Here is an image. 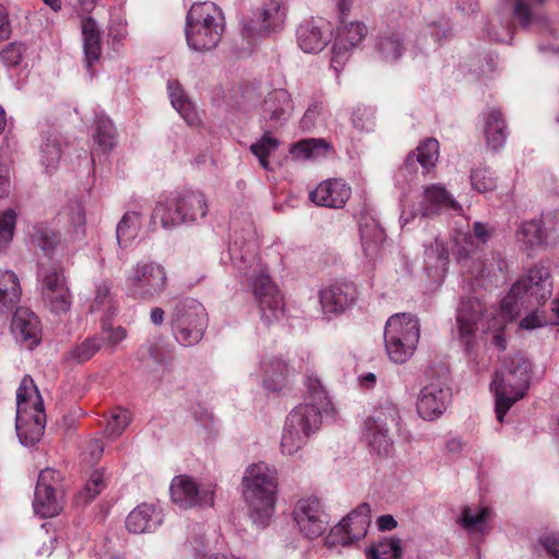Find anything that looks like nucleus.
<instances>
[{"label":"nucleus","mask_w":559,"mask_h":559,"mask_svg":"<svg viewBox=\"0 0 559 559\" xmlns=\"http://www.w3.org/2000/svg\"><path fill=\"white\" fill-rule=\"evenodd\" d=\"M287 9L282 0H269L261 8L255 20L243 26L242 35L248 38L265 36L283 28Z\"/></svg>","instance_id":"dca6fc26"},{"label":"nucleus","mask_w":559,"mask_h":559,"mask_svg":"<svg viewBox=\"0 0 559 559\" xmlns=\"http://www.w3.org/2000/svg\"><path fill=\"white\" fill-rule=\"evenodd\" d=\"M162 524L160 514L153 504L142 503L134 508L126 519L130 533L143 534L156 530Z\"/></svg>","instance_id":"7c9ffc66"},{"label":"nucleus","mask_w":559,"mask_h":559,"mask_svg":"<svg viewBox=\"0 0 559 559\" xmlns=\"http://www.w3.org/2000/svg\"><path fill=\"white\" fill-rule=\"evenodd\" d=\"M58 219L72 240H82L85 237L86 216L84 205L80 199H69L58 213Z\"/></svg>","instance_id":"c85d7f7f"},{"label":"nucleus","mask_w":559,"mask_h":559,"mask_svg":"<svg viewBox=\"0 0 559 559\" xmlns=\"http://www.w3.org/2000/svg\"><path fill=\"white\" fill-rule=\"evenodd\" d=\"M400 412L394 402L381 399L364 423V439L378 454H388L393 447V430L400 424Z\"/></svg>","instance_id":"6e6552de"},{"label":"nucleus","mask_w":559,"mask_h":559,"mask_svg":"<svg viewBox=\"0 0 559 559\" xmlns=\"http://www.w3.org/2000/svg\"><path fill=\"white\" fill-rule=\"evenodd\" d=\"M111 299V282L100 281L95 285V298L92 309L99 310L106 306H110Z\"/></svg>","instance_id":"69168bd1"},{"label":"nucleus","mask_w":559,"mask_h":559,"mask_svg":"<svg viewBox=\"0 0 559 559\" xmlns=\"http://www.w3.org/2000/svg\"><path fill=\"white\" fill-rule=\"evenodd\" d=\"M61 474L52 468L43 469L37 479L36 488L38 489H52V491L61 492Z\"/></svg>","instance_id":"0e129e2a"},{"label":"nucleus","mask_w":559,"mask_h":559,"mask_svg":"<svg viewBox=\"0 0 559 559\" xmlns=\"http://www.w3.org/2000/svg\"><path fill=\"white\" fill-rule=\"evenodd\" d=\"M38 282L41 298L48 296L51 292H55L60 287L67 286L63 272L57 264L46 265L45 263H40L38 271Z\"/></svg>","instance_id":"37998d69"},{"label":"nucleus","mask_w":559,"mask_h":559,"mask_svg":"<svg viewBox=\"0 0 559 559\" xmlns=\"http://www.w3.org/2000/svg\"><path fill=\"white\" fill-rule=\"evenodd\" d=\"M61 158V144L56 135H48L40 145V164L46 173L57 169Z\"/></svg>","instance_id":"09e8293b"},{"label":"nucleus","mask_w":559,"mask_h":559,"mask_svg":"<svg viewBox=\"0 0 559 559\" xmlns=\"http://www.w3.org/2000/svg\"><path fill=\"white\" fill-rule=\"evenodd\" d=\"M95 143L103 152L110 151L116 146L117 133L112 121L106 116H97L95 119Z\"/></svg>","instance_id":"de8ad7c7"},{"label":"nucleus","mask_w":559,"mask_h":559,"mask_svg":"<svg viewBox=\"0 0 559 559\" xmlns=\"http://www.w3.org/2000/svg\"><path fill=\"white\" fill-rule=\"evenodd\" d=\"M131 423V415L127 409H118L108 419L105 433L109 438L119 437Z\"/></svg>","instance_id":"052dcab7"},{"label":"nucleus","mask_w":559,"mask_h":559,"mask_svg":"<svg viewBox=\"0 0 559 559\" xmlns=\"http://www.w3.org/2000/svg\"><path fill=\"white\" fill-rule=\"evenodd\" d=\"M61 492L35 488L33 508L41 518H52L62 509Z\"/></svg>","instance_id":"a19ab883"},{"label":"nucleus","mask_w":559,"mask_h":559,"mask_svg":"<svg viewBox=\"0 0 559 559\" xmlns=\"http://www.w3.org/2000/svg\"><path fill=\"white\" fill-rule=\"evenodd\" d=\"M21 287L19 277L12 271L0 270V312L10 310L20 300Z\"/></svg>","instance_id":"e433bc0d"},{"label":"nucleus","mask_w":559,"mask_h":559,"mask_svg":"<svg viewBox=\"0 0 559 559\" xmlns=\"http://www.w3.org/2000/svg\"><path fill=\"white\" fill-rule=\"evenodd\" d=\"M225 29L222 10L211 1L192 4L186 17V39L195 51L213 49Z\"/></svg>","instance_id":"423d86ee"},{"label":"nucleus","mask_w":559,"mask_h":559,"mask_svg":"<svg viewBox=\"0 0 559 559\" xmlns=\"http://www.w3.org/2000/svg\"><path fill=\"white\" fill-rule=\"evenodd\" d=\"M294 110L290 94L285 88H275L269 92L260 106L261 120L270 127L284 124Z\"/></svg>","instance_id":"a211bd4d"},{"label":"nucleus","mask_w":559,"mask_h":559,"mask_svg":"<svg viewBox=\"0 0 559 559\" xmlns=\"http://www.w3.org/2000/svg\"><path fill=\"white\" fill-rule=\"evenodd\" d=\"M102 347L98 334L90 336L73 345L66 354L64 360L71 364H82L90 360Z\"/></svg>","instance_id":"a18cd8bd"},{"label":"nucleus","mask_w":559,"mask_h":559,"mask_svg":"<svg viewBox=\"0 0 559 559\" xmlns=\"http://www.w3.org/2000/svg\"><path fill=\"white\" fill-rule=\"evenodd\" d=\"M296 38L304 52L317 53L330 43L331 28L324 21H304L296 31Z\"/></svg>","instance_id":"4be33fe9"},{"label":"nucleus","mask_w":559,"mask_h":559,"mask_svg":"<svg viewBox=\"0 0 559 559\" xmlns=\"http://www.w3.org/2000/svg\"><path fill=\"white\" fill-rule=\"evenodd\" d=\"M305 384V402L290 411L282 435L281 449L287 455L297 453L320 429L322 414L332 411L328 392L314 372L307 373Z\"/></svg>","instance_id":"f03ea898"},{"label":"nucleus","mask_w":559,"mask_h":559,"mask_svg":"<svg viewBox=\"0 0 559 559\" xmlns=\"http://www.w3.org/2000/svg\"><path fill=\"white\" fill-rule=\"evenodd\" d=\"M167 284L165 267L154 261H140L127 277L128 294L135 299L151 300L158 296Z\"/></svg>","instance_id":"f8f14e48"},{"label":"nucleus","mask_w":559,"mask_h":559,"mask_svg":"<svg viewBox=\"0 0 559 559\" xmlns=\"http://www.w3.org/2000/svg\"><path fill=\"white\" fill-rule=\"evenodd\" d=\"M353 124L360 131H370L374 126V112L367 106H358L352 117Z\"/></svg>","instance_id":"e2e57ef3"},{"label":"nucleus","mask_w":559,"mask_h":559,"mask_svg":"<svg viewBox=\"0 0 559 559\" xmlns=\"http://www.w3.org/2000/svg\"><path fill=\"white\" fill-rule=\"evenodd\" d=\"M552 282L548 267L537 264L527 274L516 281L502 300L503 310L512 316L519 311L518 299L533 297L540 302L551 296Z\"/></svg>","instance_id":"9b49d317"},{"label":"nucleus","mask_w":559,"mask_h":559,"mask_svg":"<svg viewBox=\"0 0 559 559\" xmlns=\"http://www.w3.org/2000/svg\"><path fill=\"white\" fill-rule=\"evenodd\" d=\"M487 309L485 305L474 298L462 301L457 309L456 323L461 342L466 350L471 352L476 343L477 333H492V343L500 349H506V338L503 329L508 321L512 320L515 314H508L501 307V312H490L485 317Z\"/></svg>","instance_id":"7ed1b4c3"},{"label":"nucleus","mask_w":559,"mask_h":559,"mask_svg":"<svg viewBox=\"0 0 559 559\" xmlns=\"http://www.w3.org/2000/svg\"><path fill=\"white\" fill-rule=\"evenodd\" d=\"M370 513L368 503L359 504L331 528L325 538L326 546H348L364 538L371 522Z\"/></svg>","instance_id":"ddd939ff"},{"label":"nucleus","mask_w":559,"mask_h":559,"mask_svg":"<svg viewBox=\"0 0 559 559\" xmlns=\"http://www.w3.org/2000/svg\"><path fill=\"white\" fill-rule=\"evenodd\" d=\"M32 241L48 257L55 250L59 239L52 229L46 226H36L32 234Z\"/></svg>","instance_id":"4d7b16f0"},{"label":"nucleus","mask_w":559,"mask_h":559,"mask_svg":"<svg viewBox=\"0 0 559 559\" xmlns=\"http://www.w3.org/2000/svg\"><path fill=\"white\" fill-rule=\"evenodd\" d=\"M263 135L250 145L251 153L258 158L260 165L265 170L270 169L269 156L280 146V141L272 135L266 126H262Z\"/></svg>","instance_id":"49530a36"},{"label":"nucleus","mask_w":559,"mask_h":559,"mask_svg":"<svg viewBox=\"0 0 559 559\" xmlns=\"http://www.w3.org/2000/svg\"><path fill=\"white\" fill-rule=\"evenodd\" d=\"M141 227L140 215L136 212L126 213L117 225V240L120 246H128Z\"/></svg>","instance_id":"3c124183"},{"label":"nucleus","mask_w":559,"mask_h":559,"mask_svg":"<svg viewBox=\"0 0 559 559\" xmlns=\"http://www.w3.org/2000/svg\"><path fill=\"white\" fill-rule=\"evenodd\" d=\"M228 252L234 267L250 281L260 318L264 324L278 322L285 312L282 294L258 259V243L251 228L235 231Z\"/></svg>","instance_id":"f257e3e1"},{"label":"nucleus","mask_w":559,"mask_h":559,"mask_svg":"<svg viewBox=\"0 0 559 559\" xmlns=\"http://www.w3.org/2000/svg\"><path fill=\"white\" fill-rule=\"evenodd\" d=\"M46 414L44 409L16 412V433L21 443L32 447L39 442L44 436Z\"/></svg>","instance_id":"a878e982"},{"label":"nucleus","mask_w":559,"mask_h":559,"mask_svg":"<svg viewBox=\"0 0 559 559\" xmlns=\"http://www.w3.org/2000/svg\"><path fill=\"white\" fill-rule=\"evenodd\" d=\"M141 366L148 373L158 377L173 360L170 346L162 340H154L146 343L139 350Z\"/></svg>","instance_id":"cd10ccee"},{"label":"nucleus","mask_w":559,"mask_h":559,"mask_svg":"<svg viewBox=\"0 0 559 559\" xmlns=\"http://www.w3.org/2000/svg\"><path fill=\"white\" fill-rule=\"evenodd\" d=\"M319 297L324 312L337 314L354 305L357 290L350 283H335L322 288Z\"/></svg>","instance_id":"b1692460"},{"label":"nucleus","mask_w":559,"mask_h":559,"mask_svg":"<svg viewBox=\"0 0 559 559\" xmlns=\"http://www.w3.org/2000/svg\"><path fill=\"white\" fill-rule=\"evenodd\" d=\"M488 519L487 508L466 507L461 514V525L469 533H484Z\"/></svg>","instance_id":"8fccbe9b"},{"label":"nucleus","mask_w":559,"mask_h":559,"mask_svg":"<svg viewBox=\"0 0 559 559\" xmlns=\"http://www.w3.org/2000/svg\"><path fill=\"white\" fill-rule=\"evenodd\" d=\"M368 34V28L362 22L346 23L342 20V25L337 29V35L332 47L331 66L335 71H340L343 64L348 60L352 49L356 48Z\"/></svg>","instance_id":"f3484780"},{"label":"nucleus","mask_w":559,"mask_h":559,"mask_svg":"<svg viewBox=\"0 0 559 559\" xmlns=\"http://www.w3.org/2000/svg\"><path fill=\"white\" fill-rule=\"evenodd\" d=\"M451 402V390L440 382L424 386L417 399V412L426 420L438 418Z\"/></svg>","instance_id":"6ab92c4d"},{"label":"nucleus","mask_w":559,"mask_h":559,"mask_svg":"<svg viewBox=\"0 0 559 559\" xmlns=\"http://www.w3.org/2000/svg\"><path fill=\"white\" fill-rule=\"evenodd\" d=\"M44 409V403L33 379L25 376L16 392V412Z\"/></svg>","instance_id":"ea45409f"},{"label":"nucleus","mask_w":559,"mask_h":559,"mask_svg":"<svg viewBox=\"0 0 559 559\" xmlns=\"http://www.w3.org/2000/svg\"><path fill=\"white\" fill-rule=\"evenodd\" d=\"M513 14L523 28L530 27L533 22L539 19L533 15L531 5L526 0H515Z\"/></svg>","instance_id":"338daca9"},{"label":"nucleus","mask_w":559,"mask_h":559,"mask_svg":"<svg viewBox=\"0 0 559 559\" xmlns=\"http://www.w3.org/2000/svg\"><path fill=\"white\" fill-rule=\"evenodd\" d=\"M385 239L384 230L373 219L360 223V240L367 258H373Z\"/></svg>","instance_id":"58836bf2"},{"label":"nucleus","mask_w":559,"mask_h":559,"mask_svg":"<svg viewBox=\"0 0 559 559\" xmlns=\"http://www.w3.org/2000/svg\"><path fill=\"white\" fill-rule=\"evenodd\" d=\"M376 51L379 58L385 62L397 61L405 51L402 35L396 32L380 35L376 41Z\"/></svg>","instance_id":"f704fd0d"},{"label":"nucleus","mask_w":559,"mask_h":559,"mask_svg":"<svg viewBox=\"0 0 559 559\" xmlns=\"http://www.w3.org/2000/svg\"><path fill=\"white\" fill-rule=\"evenodd\" d=\"M383 336L390 360L395 364L406 362L419 342V320L411 313H395L388 319Z\"/></svg>","instance_id":"0eeeda50"},{"label":"nucleus","mask_w":559,"mask_h":559,"mask_svg":"<svg viewBox=\"0 0 559 559\" xmlns=\"http://www.w3.org/2000/svg\"><path fill=\"white\" fill-rule=\"evenodd\" d=\"M352 194L350 187L342 179H328L310 192V200L319 206L343 209Z\"/></svg>","instance_id":"5701e85b"},{"label":"nucleus","mask_w":559,"mask_h":559,"mask_svg":"<svg viewBox=\"0 0 559 559\" xmlns=\"http://www.w3.org/2000/svg\"><path fill=\"white\" fill-rule=\"evenodd\" d=\"M439 158V142L436 139H426L420 142L417 148L409 153L403 166L399 170V176H403L406 180H412V177L417 171V165L423 168V173H429Z\"/></svg>","instance_id":"412c9836"},{"label":"nucleus","mask_w":559,"mask_h":559,"mask_svg":"<svg viewBox=\"0 0 559 559\" xmlns=\"http://www.w3.org/2000/svg\"><path fill=\"white\" fill-rule=\"evenodd\" d=\"M402 555V542L395 536L383 537L366 549L368 559H400Z\"/></svg>","instance_id":"c03bdc74"},{"label":"nucleus","mask_w":559,"mask_h":559,"mask_svg":"<svg viewBox=\"0 0 559 559\" xmlns=\"http://www.w3.org/2000/svg\"><path fill=\"white\" fill-rule=\"evenodd\" d=\"M515 240L519 248L528 255L554 243L539 219L523 222L515 233Z\"/></svg>","instance_id":"393cba45"},{"label":"nucleus","mask_w":559,"mask_h":559,"mask_svg":"<svg viewBox=\"0 0 559 559\" xmlns=\"http://www.w3.org/2000/svg\"><path fill=\"white\" fill-rule=\"evenodd\" d=\"M43 301L51 312L61 314L70 310L72 297L68 286H64L43 297Z\"/></svg>","instance_id":"864d4df0"},{"label":"nucleus","mask_w":559,"mask_h":559,"mask_svg":"<svg viewBox=\"0 0 559 559\" xmlns=\"http://www.w3.org/2000/svg\"><path fill=\"white\" fill-rule=\"evenodd\" d=\"M532 365L521 353L508 356L496 372L491 389L496 397V416L502 423L508 411L523 399L530 388Z\"/></svg>","instance_id":"20e7f679"},{"label":"nucleus","mask_w":559,"mask_h":559,"mask_svg":"<svg viewBox=\"0 0 559 559\" xmlns=\"http://www.w3.org/2000/svg\"><path fill=\"white\" fill-rule=\"evenodd\" d=\"M490 238V231L488 227L479 222H476L473 226V234H464L456 238L459 246V260H467L472 253L476 250L479 243H486Z\"/></svg>","instance_id":"c9c22d12"},{"label":"nucleus","mask_w":559,"mask_h":559,"mask_svg":"<svg viewBox=\"0 0 559 559\" xmlns=\"http://www.w3.org/2000/svg\"><path fill=\"white\" fill-rule=\"evenodd\" d=\"M471 182L473 188L480 193L492 191L497 187L496 176L486 166H478L471 171Z\"/></svg>","instance_id":"6e6d98bb"},{"label":"nucleus","mask_w":559,"mask_h":559,"mask_svg":"<svg viewBox=\"0 0 559 559\" xmlns=\"http://www.w3.org/2000/svg\"><path fill=\"white\" fill-rule=\"evenodd\" d=\"M424 264L428 276L433 281L444 277L449 264V250L441 238L435 237L433 242L425 245Z\"/></svg>","instance_id":"c756f323"},{"label":"nucleus","mask_w":559,"mask_h":559,"mask_svg":"<svg viewBox=\"0 0 559 559\" xmlns=\"http://www.w3.org/2000/svg\"><path fill=\"white\" fill-rule=\"evenodd\" d=\"M546 554L552 559H559V534L554 533L542 540Z\"/></svg>","instance_id":"774afa93"},{"label":"nucleus","mask_w":559,"mask_h":559,"mask_svg":"<svg viewBox=\"0 0 559 559\" xmlns=\"http://www.w3.org/2000/svg\"><path fill=\"white\" fill-rule=\"evenodd\" d=\"M294 520L299 531L310 539L322 535L329 525V515L316 497L298 500L294 509Z\"/></svg>","instance_id":"4468645a"},{"label":"nucleus","mask_w":559,"mask_h":559,"mask_svg":"<svg viewBox=\"0 0 559 559\" xmlns=\"http://www.w3.org/2000/svg\"><path fill=\"white\" fill-rule=\"evenodd\" d=\"M547 324H559V298L552 302L551 317L547 318L543 313L534 311L520 322V326L525 330H533Z\"/></svg>","instance_id":"5fc2aeb1"},{"label":"nucleus","mask_w":559,"mask_h":559,"mask_svg":"<svg viewBox=\"0 0 559 559\" xmlns=\"http://www.w3.org/2000/svg\"><path fill=\"white\" fill-rule=\"evenodd\" d=\"M106 487V479L103 471H93L86 480L83 489L76 495L78 504H86L92 501Z\"/></svg>","instance_id":"603ef678"},{"label":"nucleus","mask_w":559,"mask_h":559,"mask_svg":"<svg viewBox=\"0 0 559 559\" xmlns=\"http://www.w3.org/2000/svg\"><path fill=\"white\" fill-rule=\"evenodd\" d=\"M169 489L173 502L182 509L212 506L214 501L212 486L200 487L188 475L176 476Z\"/></svg>","instance_id":"2eb2a0df"},{"label":"nucleus","mask_w":559,"mask_h":559,"mask_svg":"<svg viewBox=\"0 0 559 559\" xmlns=\"http://www.w3.org/2000/svg\"><path fill=\"white\" fill-rule=\"evenodd\" d=\"M241 485L251 518L263 524L271 518L276 502V471L263 462L251 464L243 473Z\"/></svg>","instance_id":"39448f33"},{"label":"nucleus","mask_w":559,"mask_h":559,"mask_svg":"<svg viewBox=\"0 0 559 559\" xmlns=\"http://www.w3.org/2000/svg\"><path fill=\"white\" fill-rule=\"evenodd\" d=\"M102 345L105 344L110 348L117 347L126 337L127 331L122 326H112L103 323L100 334Z\"/></svg>","instance_id":"680f3d73"},{"label":"nucleus","mask_w":559,"mask_h":559,"mask_svg":"<svg viewBox=\"0 0 559 559\" xmlns=\"http://www.w3.org/2000/svg\"><path fill=\"white\" fill-rule=\"evenodd\" d=\"M443 211L462 212L460 203L440 183L428 185L424 188L423 199L418 206V213L424 216L438 215Z\"/></svg>","instance_id":"aec40b11"},{"label":"nucleus","mask_w":559,"mask_h":559,"mask_svg":"<svg viewBox=\"0 0 559 559\" xmlns=\"http://www.w3.org/2000/svg\"><path fill=\"white\" fill-rule=\"evenodd\" d=\"M207 322L205 308L192 298L179 300L170 314L174 337L182 346L198 344L203 338Z\"/></svg>","instance_id":"9d476101"},{"label":"nucleus","mask_w":559,"mask_h":559,"mask_svg":"<svg viewBox=\"0 0 559 559\" xmlns=\"http://www.w3.org/2000/svg\"><path fill=\"white\" fill-rule=\"evenodd\" d=\"M11 331L17 342L25 343L28 348H33L40 340V323L37 316L27 308L16 309L12 322Z\"/></svg>","instance_id":"bb28decb"},{"label":"nucleus","mask_w":559,"mask_h":559,"mask_svg":"<svg viewBox=\"0 0 559 559\" xmlns=\"http://www.w3.org/2000/svg\"><path fill=\"white\" fill-rule=\"evenodd\" d=\"M207 209L202 192L186 190L167 198L165 203H158L153 212V218H159L164 227H171L204 218Z\"/></svg>","instance_id":"1a4fd4ad"},{"label":"nucleus","mask_w":559,"mask_h":559,"mask_svg":"<svg viewBox=\"0 0 559 559\" xmlns=\"http://www.w3.org/2000/svg\"><path fill=\"white\" fill-rule=\"evenodd\" d=\"M263 384L269 391H280L285 385L288 376V366L281 358H271L262 362Z\"/></svg>","instance_id":"4c0bfd02"},{"label":"nucleus","mask_w":559,"mask_h":559,"mask_svg":"<svg viewBox=\"0 0 559 559\" xmlns=\"http://www.w3.org/2000/svg\"><path fill=\"white\" fill-rule=\"evenodd\" d=\"M332 147L324 139H306L297 142L290 148V154L295 159H317L325 157Z\"/></svg>","instance_id":"79ce46f5"},{"label":"nucleus","mask_w":559,"mask_h":559,"mask_svg":"<svg viewBox=\"0 0 559 559\" xmlns=\"http://www.w3.org/2000/svg\"><path fill=\"white\" fill-rule=\"evenodd\" d=\"M16 224V214L13 210L0 213V254L3 253L13 240Z\"/></svg>","instance_id":"bf43d9fd"},{"label":"nucleus","mask_w":559,"mask_h":559,"mask_svg":"<svg viewBox=\"0 0 559 559\" xmlns=\"http://www.w3.org/2000/svg\"><path fill=\"white\" fill-rule=\"evenodd\" d=\"M167 90L173 107L182 119L191 127H198L201 122L199 112L193 103L187 97L181 85L177 81H169Z\"/></svg>","instance_id":"72a5a7b5"},{"label":"nucleus","mask_w":559,"mask_h":559,"mask_svg":"<svg viewBox=\"0 0 559 559\" xmlns=\"http://www.w3.org/2000/svg\"><path fill=\"white\" fill-rule=\"evenodd\" d=\"M27 46L22 41H11L0 50V62L5 68H15L21 64Z\"/></svg>","instance_id":"13d9d810"},{"label":"nucleus","mask_w":559,"mask_h":559,"mask_svg":"<svg viewBox=\"0 0 559 559\" xmlns=\"http://www.w3.org/2000/svg\"><path fill=\"white\" fill-rule=\"evenodd\" d=\"M484 134L488 147L497 152L501 150L508 139V128L499 109L490 108L485 112Z\"/></svg>","instance_id":"2f4dec72"},{"label":"nucleus","mask_w":559,"mask_h":559,"mask_svg":"<svg viewBox=\"0 0 559 559\" xmlns=\"http://www.w3.org/2000/svg\"><path fill=\"white\" fill-rule=\"evenodd\" d=\"M83 48L85 67L91 71L93 64L99 60L102 53V38L95 20L86 17L82 22Z\"/></svg>","instance_id":"473e14b6"}]
</instances>
